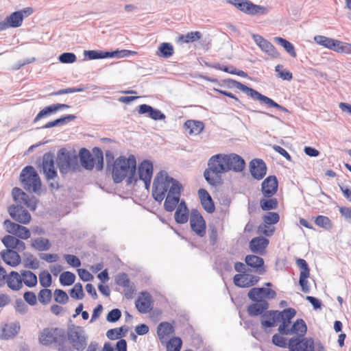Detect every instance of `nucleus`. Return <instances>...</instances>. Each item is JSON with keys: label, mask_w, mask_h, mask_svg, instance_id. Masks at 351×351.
Returning a JSON list of instances; mask_svg holds the SVG:
<instances>
[{"label": "nucleus", "mask_w": 351, "mask_h": 351, "mask_svg": "<svg viewBox=\"0 0 351 351\" xmlns=\"http://www.w3.org/2000/svg\"><path fill=\"white\" fill-rule=\"evenodd\" d=\"M136 160L134 155H130L128 158L119 156L114 161L112 169V177L115 183H120L126 179L127 184L137 182Z\"/></svg>", "instance_id": "1"}, {"label": "nucleus", "mask_w": 351, "mask_h": 351, "mask_svg": "<svg viewBox=\"0 0 351 351\" xmlns=\"http://www.w3.org/2000/svg\"><path fill=\"white\" fill-rule=\"evenodd\" d=\"M226 154H218L211 156L208 161V168L204 173L205 180L212 186L221 183V174L228 172Z\"/></svg>", "instance_id": "2"}, {"label": "nucleus", "mask_w": 351, "mask_h": 351, "mask_svg": "<svg viewBox=\"0 0 351 351\" xmlns=\"http://www.w3.org/2000/svg\"><path fill=\"white\" fill-rule=\"evenodd\" d=\"M173 187L182 189L181 184L170 177L165 171H160L156 176L153 182L152 195L156 201L162 202L166 193H170Z\"/></svg>", "instance_id": "3"}, {"label": "nucleus", "mask_w": 351, "mask_h": 351, "mask_svg": "<svg viewBox=\"0 0 351 351\" xmlns=\"http://www.w3.org/2000/svg\"><path fill=\"white\" fill-rule=\"evenodd\" d=\"M228 82L229 83V84L230 86L235 87L237 89L240 90L241 91L243 92L244 93H245L247 95H248L253 99L258 100L262 104H264L269 107L276 108L279 109L283 112H289L286 108L279 105L276 101H274L273 99L267 97V96L262 95L261 93L256 91V90H254L252 88H250L239 82L229 79L228 80Z\"/></svg>", "instance_id": "4"}, {"label": "nucleus", "mask_w": 351, "mask_h": 351, "mask_svg": "<svg viewBox=\"0 0 351 351\" xmlns=\"http://www.w3.org/2000/svg\"><path fill=\"white\" fill-rule=\"evenodd\" d=\"M20 180L24 189L29 192L38 193L41 187L40 177L32 166L25 167L20 175Z\"/></svg>", "instance_id": "5"}, {"label": "nucleus", "mask_w": 351, "mask_h": 351, "mask_svg": "<svg viewBox=\"0 0 351 351\" xmlns=\"http://www.w3.org/2000/svg\"><path fill=\"white\" fill-rule=\"evenodd\" d=\"M56 161L60 171L62 174L67 173L70 171H75L79 168L78 157L63 149L58 152Z\"/></svg>", "instance_id": "6"}, {"label": "nucleus", "mask_w": 351, "mask_h": 351, "mask_svg": "<svg viewBox=\"0 0 351 351\" xmlns=\"http://www.w3.org/2000/svg\"><path fill=\"white\" fill-rule=\"evenodd\" d=\"M67 337L73 348L77 351H82L87 346L88 337L84 329L81 326H73L69 328Z\"/></svg>", "instance_id": "7"}, {"label": "nucleus", "mask_w": 351, "mask_h": 351, "mask_svg": "<svg viewBox=\"0 0 351 351\" xmlns=\"http://www.w3.org/2000/svg\"><path fill=\"white\" fill-rule=\"evenodd\" d=\"M228 3L249 15H264L269 11L266 7L254 4L249 0H228Z\"/></svg>", "instance_id": "8"}, {"label": "nucleus", "mask_w": 351, "mask_h": 351, "mask_svg": "<svg viewBox=\"0 0 351 351\" xmlns=\"http://www.w3.org/2000/svg\"><path fill=\"white\" fill-rule=\"evenodd\" d=\"M64 340V331L58 328H44L39 335V341L44 346H49L53 343L62 342Z\"/></svg>", "instance_id": "9"}, {"label": "nucleus", "mask_w": 351, "mask_h": 351, "mask_svg": "<svg viewBox=\"0 0 351 351\" xmlns=\"http://www.w3.org/2000/svg\"><path fill=\"white\" fill-rule=\"evenodd\" d=\"M290 351H315V343L312 338L292 337L289 340Z\"/></svg>", "instance_id": "10"}, {"label": "nucleus", "mask_w": 351, "mask_h": 351, "mask_svg": "<svg viewBox=\"0 0 351 351\" xmlns=\"http://www.w3.org/2000/svg\"><path fill=\"white\" fill-rule=\"evenodd\" d=\"M41 167L48 181L53 180L57 176V171L54 164V156L51 153H47L43 155Z\"/></svg>", "instance_id": "11"}, {"label": "nucleus", "mask_w": 351, "mask_h": 351, "mask_svg": "<svg viewBox=\"0 0 351 351\" xmlns=\"http://www.w3.org/2000/svg\"><path fill=\"white\" fill-rule=\"evenodd\" d=\"M153 174V164L149 160H143L138 166L137 180L144 182L146 189L149 187Z\"/></svg>", "instance_id": "12"}, {"label": "nucleus", "mask_w": 351, "mask_h": 351, "mask_svg": "<svg viewBox=\"0 0 351 351\" xmlns=\"http://www.w3.org/2000/svg\"><path fill=\"white\" fill-rule=\"evenodd\" d=\"M13 198L16 202L24 204L32 210L36 208V199L35 197H30L27 193L18 187H14L12 191Z\"/></svg>", "instance_id": "13"}, {"label": "nucleus", "mask_w": 351, "mask_h": 351, "mask_svg": "<svg viewBox=\"0 0 351 351\" xmlns=\"http://www.w3.org/2000/svg\"><path fill=\"white\" fill-rule=\"evenodd\" d=\"M295 309L288 308L281 312L278 311V319L281 324L279 326L278 331L281 335H287L288 333V328L290 327L291 320L295 315Z\"/></svg>", "instance_id": "14"}, {"label": "nucleus", "mask_w": 351, "mask_h": 351, "mask_svg": "<svg viewBox=\"0 0 351 351\" xmlns=\"http://www.w3.org/2000/svg\"><path fill=\"white\" fill-rule=\"evenodd\" d=\"M190 224L191 229L198 236L202 237L206 234V222L203 217L196 210H193L191 213Z\"/></svg>", "instance_id": "15"}, {"label": "nucleus", "mask_w": 351, "mask_h": 351, "mask_svg": "<svg viewBox=\"0 0 351 351\" xmlns=\"http://www.w3.org/2000/svg\"><path fill=\"white\" fill-rule=\"evenodd\" d=\"M298 267L300 269L299 284L302 290L304 293H309L310 287L307 278L310 276V270L306 261L302 258H298L296 261Z\"/></svg>", "instance_id": "16"}, {"label": "nucleus", "mask_w": 351, "mask_h": 351, "mask_svg": "<svg viewBox=\"0 0 351 351\" xmlns=\"http://www.w3.org/2000/svg\"><path fill=\"white\" fill-rule=\"evenodd\" d=\"M259 280L258 276L250 274L248 271L244 274H236L233 278L234 285L242 288L254 286L258 283Z\"/></svg>", "instance_id": "17"}, {"label": "nucleus", "mask_w": 351, "mask_h": 351, "mask_svg": "<svg viewBox=\"0 0 351 351\" xmlns=\"http://www.w3.org/2000/svg\"><path fill=\"white\" fill-rule=\"evenodd\" d=\"M247 296L252 301L265 300V298L274 299L276 297V293L271 289L254 287L250 290Z\"/></svg>", "instance_id": "18"}, {"label": "nucleus", "mask_w": 351, "mask_h": 351, "mask_svg": "<svg viewBox=\"0 0 351 351\" xmlns=\"http://www.w3.org/2000/svg\"><path fill=\"white\" fill-rule=\"evenodd\" d=\"M250 171L252 177L258 180L264 178L267 173V166L265 162L258 158L253 159L250 162Z\"/></svg>", "instance_id": "19"}, {"label": "nucleus", "mask_w": 351, "mask_h": 351, "mask_svg": "<svg viewBox=\"0 0 351 351\" xmlns=\"http://www.w3.org/2000/svg\"><path fill=\"white\" fill-rule=\"evenodd\" d=\"M252 38L254 43L261 49V50L267 55L273 58L278 56V53L274 46L263 36L258 34H253Z\"/></svg>", "instance_id": "20"}, {"label": "nucleus", "mask_w": 351, "mask_h": 351, "mask_svg": "<svg viewBox=\"0 0 351 351\" xmlns=\"http://www.w3.org/2000/svg\"><path fill=\"white\" fill-rule=\"evenodd\" d=\"M226 164L228 165V172L233 171L234 172L242 171L245 165V160L236 154H226Z\"/></svg>", "instance_id": "21"}, {"label": "nucleus", "mask_w": 351, "mask_h": 351, "mask_svg": "<svg viewBox=\"0 0 351 351\" xmlns=\"http://www.w3.org/2000/svg\"><path fill=\"white\" fill-rule=\"evenodd\" d=\"M278 190V180L275 176H270L263 180L261 184V191L267 197H271Z\"/></svg>", "instance_id": "22"}, {"label": "nucleus", "mask_w": 351, "mask_h": 351, "mask_svg": "<svg viewBox=\"0 0 351 351\" xmlns=\"http://www.w3.org/2000/svg\"><path fill=\"white\" fill-rule=\"evenodd\" d=\"M8 211L12 219L19 223L27 224L31 220V215L22 206L10 207Z\"/></svg>", "instance_id": "23"}, {"label": "nucleus", "mask_w": 351, "mask_h": 351, "mask_svg": "<svg viewBox=\"0 0 351 351\" xmlns=\"http://www.w3.org/2000/svg\"><path fill=\"white\" fill-rule=\"evenodd\" d=\"M180 191L181 189L180 188L173 187L170 193H167L164 203V208L165 210L171 212L176 208L177 205L178 206L180 197Z\"/></svg>", "instance_id": "24"}, {"label": "nucleus", "mask_w": 351, "mask_h": 351, "mask_svg": "<svg viewBox=\"0 0 351 351\" xmlns=\"http://www.w3.org/2000/svg\"><path fill=\"white\" fill-rule=\"evenodd\" d=\"M1 241L7 250H15L18 252H23L25 250V243L14 236L5 235L2 238Z\"/></svg>", "instance_id": "25"}, {"label": "nucleus", "mask_w": 351, "mask_h": 351, "mask_svg": "<svg viewBox=\"0 0 351 351\" xmlns=\"http://www.w3.org/2000/svg\"><path fill=\"white\" fill-rule=\"evenodd\" d=\"M247 266L254 269V271L259 275H263L266 270L264 267V260L256 255H247L245 258Z\"/></svg>", "instance_id": "26"}, {"label": "nucleus", "mask_w": 351, "mask_h": 351, "mask_svg": "<svg viewBox=\"0 0 351 351\" xmlns=\"http://www.w3.org/2000/svg\"><path fill=\"white\" fill-rule=\"evenodd\" d=\"M138 113L141 114H148V117L155 121L163 120L165 115L160 110L152 108L147 104H141L139 106Z\"/></svg>", "instance_id": "27"}, {"label": "nucleus", "mask_w": 351, "mask_h": 351, "mask_svg": "<svg viewBox=\"0 0 351 351\" xmlns=\"http://www.w3.org/2000/svg\"><path fill=\"white\" fill-rule=\"evenodd\" d=\"M5 282L8 287L12 291H19L23 287L21 276L14 271L8 274Z\"/></svg>", "instance_id": "28"}, {"label": "nucleus", "mask_w": 351, "mask_h": 351, "mask_svg": "<svg viewBox=\"0 0 351 351\" xmlns=\"http://www.w3.org/2000/svg\"><path fill=\"white\" fill-rule=\"evenodd\" d=\"M269 244V240L264 237H255L250 242V250L256 254H262Z\"/></svg>", "instance_id": "29"}, {"label": "nucleus", "mask_w": 351, "mask_h": 351, "mask_svg": "<svg viewBox=\"0 0 351 351\" xmlns=\"http://www.w3.org/2000/svg\"><path fill=\"white\" fill-rule=\"evenodd\" d=\"M1 257L3 261L12 267H16L21 263V256L16 251L5 250L1 252Z\"/></svg>", "instance_id": "30"}, {"label": "nucleus", "mask_w": 351, "mask_h": 351, "mask_svg": "<svg viewBox=\"0 0 351 351\" xmlns=\"http://www.w3.org/2000/svg\"><path fill=\"white\" fill-rule=\"evenodd\" d=\"M307 326L304 321L302 319H298L289 328H288L287 335H296L295 337L304 338L306 333Z\"/></svg>", "instance_id": "31"}, {"label": "nucleus", "mask_w": 351, "mask_h": 351, "mask_svg": "<svg viewBox=\"0 0 351 351\" xmlns=\"http://www.w3.org/2000/svg\"><path fill=\"white\" fill-rule=\"evenodd\" d=\"M198 194L201 200V204L204 210L208 213H213L215 210V206L213 199L207 191L200 189L198 191Z\"/></svg>", "instance_id": "32"}, {"label": "nucleus", "mask_w": 351, "mask_h": 351, "mask_svg": "<svg viewBox=\"0 0 351 351\" xmlns=\"http://www.w3.org/2000/svg\"><path fill=\"white\" fill-rule=\"evenodd\" d=\"M175 220L178 223H185L189 219V209L184 200H182L175 213Z\"/></svg>", "instance_id": "33"}, {"label": "nucleus", "mask_w": 351, "mask_h": 351, "mask_svg": "<svg viewBox=\"0 0 351 351\" xmlns=\"http://www.w3.org/2000/svg\"><path fill=\"white\" fill-rule=\"evenodd\" d=\"M173 332L174 327L169 322H161L157 327V335L162 342L163 340L167 339V338Z\"/></svg>", "instance_id": "34"}, {"label": "nucleus", "mask_w": 351, "mask_h": 351, "mask_svg": "<svg viewBox=\"0 0 351 351\" xmlns=\"http://www.w3.org/2000/svg\"><path fill=\"white\" fill-rule=\"evenodd\" d=\"M278 311H269L263 313L261 316V324L263 327L270 328L275 326L279 322Z\"/></svg>", "instance_id": "35"}, {"label": "nucleus", "mask_w": 351, "mask_h": 351, "mask_svg": "<svg viewBox=\"0 0 351 351\" xmlns=\"http://www.w3.org/2000/svg\"><path fill=\"white\" fill-rule=\"evenodd\" d=\"M136 307L140 313H145L151 309V296L143 293L136 302Z\"/></svg>", "instance_id": "36"}, {"label": "nucleus", "mask_w": 351, "mask_h": 351, "mask_svg": "<svg viewBox=\"0 0 351 351\" xmlns=\"http://www.w3.org/2000/svg\"><path fill=\"white\" fill-rule=\"evenodd\" d=\"M254 304L248 306L247 312L251 316L262 315L263 311L269 307V304L265 300H256Z\"/></svg>", "instance_id": "37"}, {"label": "nucleus", "mask_w": 351, "mask_h": 351, "mask_svg": "<svg viewBox=\"0 0 351 351\" xmlns=\"http://www.w3.org/2000/svg\"><path fill=\"white\" fill-rule=\"evenodd\" d=\"M186 132L190 135H197L204 128L203 122L195 120H188L184 123Z\"/></svg>", "instance_id": "38"}, {"label": "nucleus", "mask_w": 351, "mask_h": 351, "mask_svg": "<svg viewBox=\"0 0 351 351\" xmlns=\"http://www.w3.org/2000/svg\"><path fill=\"white\" fill-rule=\"evenodd\" d=\"M79 157L83 167L88 170H91L94 167V158L88 149L85 148L81 149Z\"/></svg>", "instance_id": "39"}, {"label": "nucleus", "mask_w": 351, "mask_h": 351, "mask_svg": "<svg viewBox=\"0 0 351 351\" xmlns=\"http://www.w3.org/2000/svg\"><path fill=\"white\" fill-rule=\"evenodd\" d=\"M20 330V325L17 322L5 324L2 330V337L4 339L14 337L18 334Z\"/></svg>", "instance_id": "40"}, {"label": "nucleus", "mask_w": 351, "mask_h": 351, "mask_svg": "<svg viewBox=\"0 0 351 351\" xmlns=\"http://www.w3.org/2000/svg\"><path fill=\"white\" fill-rule=\"evenodd\" d=\"M314 40L318 45L324 46L329 49L333 50L335 51L336 45L337 44L338 40L326 37L324 36H315L314 37Z\"/></svg>", "instance_id": "41"}, {"label": "nucleus", "mask_w": 351, "mask_h": 351, "mask_svg": "<svg viewBox=\"0 0 351 351\" xmlns=\"http://www.w3.org/2000/svg\"><path fill=\"white\" fill-rule=\"evenodd\" d=\"M24 16L21 11H16L6 17L5 21L9 27H19L21 25Z\"/></svg>", "instance_id": "42"}, {"label": "nucleus", "mask_w": 351, "mask_h": 351, "mask_svg": "<svg viewBox=\"0 0 351 351\" xmlns=\"http://www.w3.org/2000/svg\"><path fill=\"white\" fill-rule=\"evenodd\" d=\"M22 283L23 282L28 287H34L37 285V276L31 271H22L21 274Z\"/></svg>", "instance_id": "43"}, {"label": "nucleus", "mask_w": 351, "mask_h": 351, "mask_svg": "<svg viewBox=\"0 0 351 351\" xmlns=\"http://www.w3.org/2000/svg\"><path fill=\"white\" fill-rule=\"evenodd\" d=\"M31 243L32 247L38 251H47L51 247L49 239L43 237L32 239Z\"/></svg>", "instance_id": "44"}, {"label": "nucleus", "mask_w": 351, "mask_h": 351, "mask_svg": "<svg viewBox=\"0 0 351 351\" xmlns=\"http://www.w3.org/2000/svg\"><path fill=\"white\" fill-rule=\"evenodd\" d=\"M75 118L76 117L75 115L68 114L60 119H57L53 121L48 122L43 127V128H51L58 125H63L74 120Z\"/></svg>", "instance_id": "45"}, {"label": "nucleus", "mask_w": 351, "mask_h": 351, "mask_svg": "<svg viewBox=\"0 0 351 351\" xmlns=\"http://www.w3.org/2000/svg\"><path fill=\"white\" fill-rule=\"evenodd\" d=\"M274 40L280 45L291 56L296 57L297 53L292 43L281 37H275Z\"/></svg>", "instance_id": "46"}, {"label": "nucleus", "mask_w": 351, "mask_h": 351, "mask_svg": "<svg viewBox=\"0 0 351 351\" xmlns=\"http://www.w3.org/2000/svg\"><path fill=\"white\" fill-rule=\"evenodd\" d=\"M173 47L169 43H162L158 47L157 55L165 58H170L173 54Z\"/></svg>", "instance_id": "47"}, {"label": "nucleus", "mask_w": 351, "mask_h": 351, "mask_svg": "<svg viewBox=\"0 0 351 351\" xmlns=\"http://www.w3.org/2000/svg\"><path fill=\"white\" fill-rule=\"evenodd\" d=\"M84 55L88 57L90 60L101 59L109 58L112 53H109L108 51H95V50H85Z\"/></svg>", "instance_id": "48"}, {"label": "nucleus", "mask_w": 351, "mask_h": 351, "mask_svg": "<svg viewBox=\"0 0 351 351\" xmlns=\"http://www.w3.org/2000/svg\"><path fill=\"white\" fill-rule=\"evenodd\" d=\"M23 263L25 267L29 269H36L39 267V261L30 253L24 254Z\"/></svg>", "instance_id": "49"}, {"label": "nucleus", "mask_w": 351, "mask_h": 351, "mask_svg": "<svg viewBox=\"0 0 351 351\" xmlns=\"http://www.w3.org/2000/svg\"><path fill=\"white\" fill-rule=\"evenodd\" d=\"M75 280V274L70 271H64L60 276V282L61 285L64 286H70L73 285Z\"/></svg>", "instance_id": "50"}, {"label": "nucleus", "mask_w": 351, "mask_h": 351, "mask_svg": "<svg viewBox=\"0 0 351 351\" xmlns=\"http://www.w3.org/2000/svg\"><path fill=\"white\" fill-rule=\"evenodd\" d=\"M260 205L263 210L275 209L278 206V200L276 198L263 199L260 201Z\"/></svg>", "instance_id": "51"}, {"label": "nucleus", "mask_w": 351, "mask_h": 351, "mask_svg": "<svg viewBox=\"0 0 351 351\" xmlns=\"http://www.w3.org/2000/svg\"><path fill=\"white\" fill-rule=\"evenodd\" d=\"M315 223L317 226L326 230H329L332 227L330 219L328 217L324 215L317 216L315 220Z\"/></svg>", "instance_id": "52"}, {"label": "nucleus", "mask_w": 351, "mask_h": 351, "mask_svg": "<svg viewBox=\"0 0 351 351\" xmlns=\"http://www.w3.org/2000/svg\"><path fill=\"white\" fill-rule=\"evenodd\" d=\"M70 295L72 298L76 300H82L84 298V293L81 283L78 282L74 285L73 289L70 291Z\"/></svg>", "instance_id": "53"}, {"label": "nucleus", "mask_w": 351, "mask_h": 351, "mask_svg": "<svg viewBox=\"0 0 351 351\" xmlns=\"http://www.w3.org/2000/svg\"><path fill=\"white\" fill-rule=\"evenodd\" d=\"M4 227L6 230V231L12 234V236L15 235L16 233H17L18 230H19L23 226L19 225L18 223H15L12 221H11L9 219H6L3 222Z\"/></svg>", "instance_id": "54"}, {"label": "nucleus", "mask_w": 351, "mask_h": 351, "mask_svg": "<svg viewBox=\"0 0 351 351\" xmlns=\"http://www.w3.org/2000/svg\"><path fill=\"white\" fill-rule=\"evenodd\" d=\"M51 291L48 289H43L38 293V301L43 304H48L51 299Z\"/></svg>", "instance_id": "55"}, {"label": "nucleus", "mask_w": 351, "mask_h": 351, "mask_svg": "<svg viewBox=\"0 0 351 351\" xmlns=\"http://www.w3.org/2000/svg\"><path fill=\"white\" fill-rule=\"evenodd\" d=\"M182 341L180 337L171 338L167 344V351H173L178 349L180 351Z\"/></svg>", "instance_id": "56"}, {"label": "nucleus", "mask_w": 351, "mask_h": 351, "mask_svg": "<svg viewBox=\"0 0 351 351\" xmlns=\"http://www.w3.org/2000/svg\"><path fill=\"white\" fill-rule=\"evenodd\" d=\"M39 281L42 287L47 288L51 285V276L47 271H43L39 274Z\"/></svg>", "instance_id": "57"}, {"label": "nucleus", "mask_w": 351, "mask_h": 351, "mask_svg": "<svg viewBox=\"0 0 351 351\" xmlns=\"http://www.w3.org/2000/svg\"><path fill=\"white\" fill-rule=\"evenodd\" d=\"M201 38V34L199 32H191L186 35H182L180 37V40L184 43H188L190 42H194L199 40Z\"/></svg>", "instance_id": "58"}, {"label": "nucleus", "mask_w": 351, "mask_h": 351, "mask_svg": "<svg viewBox=\"0 0 351 351\" xmlns=\"http://www.w3.org/2000/svg\"><path fill=\"white\" fill-rule=\"evenodd\" d=\"M283 66L278 64L275 67V71L278 73L277 76L284 80H291L293 78L292 73L287 70H283Z\"/></svg>", "instance_id": "59"}, {"label": "nucleus", "mask_w": 351, "mask_h": 351, "mask_svg": "<svg viewBox=\"0 0 351 351\" xmlns=\"http://www.w3.org/2000/svg\"><path fill=\"white\" fill-rule=\"evenodd\" d=\"M54 300L60 304H66L69 300V296L65 291L62 289H56L54 291Z\"/></svg>", "instance_id": "60"}, {"label": "nucleus", "mask_w": 351, "mask_h": 351, "mask_svg": "<svg viewBox=\"0 0 351 351\" xmlns=\"http://www.w3.org/2000/svg\"><path fill=\"white\" fill-rule=\"evenodd\" d=\"M54 112H55L53 105L47 106L39 112V113L34 118V122L36 123V122L38 121L40 119L47 117Z\"/></svg>", "instance_id": "61"}, {"label": "nucleus", "mask_w": 351, "mask_h": 351, "mask_svg": "<svg viewBox=\"0 0 351 351\" xmlns=\"http://www.w3.org/2000/svg\"><path fill=\"white\" fill-rule=\"evenodd\" d=\"M272 342L274 344L278 347L289 348V341H287V339L285 337L280 335L275 334L272 337Z\"/></svg>", "instance_id": "62"}, {"label": "nucleus", "mask_w": 351, "mask_h": 351, "mask_svg": "<svg viewBox=\"0 0 351 351\" xmlns=\"http://www.w3.org/2000/svg\"><path fill=\"white\" fill-rule=\"evenodd\" d=\"M76 56L73 53L66 52L60 54L58 60L60 62L64 64L73 63L76 61Z\"/></svg>", "instance_id": "63"}, {"label": "nucleus", "mask_w": 351, "mask_h": 351, "mask_svg": "<svg viewBox=\"0 0 351 351\" xmlns=\"http://www.w3.org/2000/svg\"><path fill=\"white\" fill-rule=\"evenodd\" d=\"M279 215L276 213H268L263 217L264 223L267 225L275 224L278 222Z\"/></svg>", "instance_id": "64"}]
</instances>
